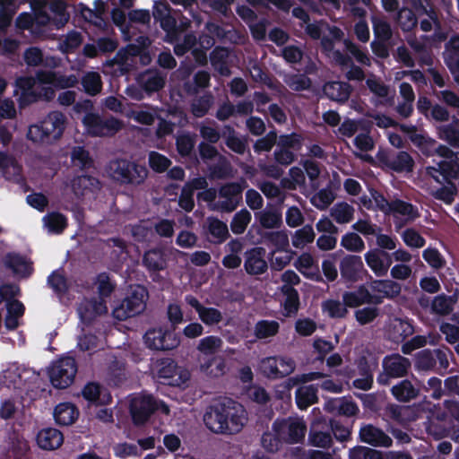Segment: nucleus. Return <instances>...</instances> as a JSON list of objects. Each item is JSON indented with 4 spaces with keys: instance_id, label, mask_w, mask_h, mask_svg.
I'll list each match as a JSON object with an SVG mask.
<instances>
[{
    "instance_id": "cd10ccee",
    "label": "nucleus",
    "mask_w": 459,
    "mask_h": 459,
    "mask_svg": "<svg viewBox=\"0 0 459 459\" xmlns=\"http://www.w3.org/2000/svg\"><path fill=\"white\" fill-rule=\"evenodd\" d=\"M178 365L171 359H162L157 371V377L163 385H177L179 377L178 376Z\"/></svg>"
},
{
    "instance_id": "b1692460",
    "label": "nucleus",
    "mask_w": 459,
    "mask_h": 459,
    "mask_svg": "<svg viewBox=\"0 0 459 459\" xmlns=\"http://www.w3.org/2000/svg\"><path fill=\"white\" fill-rule=\"evenodd\" d=\"M79 416L78 408L71 403H61L55 407L54 418L60 426L72 425Z\"/></svg>"
},
{
    "instance_id": "0eeeda50",
    "label": "nucleus",
    "mask_w": 459,
    "mask_h": 459,
    "mask_svg": "<svg viewBox=\"0 0 459 459\" xmlns=\"http://www.w3.org/2000/svg\"><path fill=\"white\" fill-rule=\"evenodd\" d=\"M411 367V360L399 353L386 355L382 360L383 371L377 377V382L380 385H389L391 379L406 377Z\"/></svg>"
},
{
    "instance_id": "2eb2a0df",
    "label": "nucleus",
    "mask_w": 459,
    "mask_h": 459,
    "mask_svg": "<svg viewBox=\"0 0 459 459\" xmlns=\"http://www.w3.org/2000/svg\"><path fill=\"white\" fill-rule=\"evenodd\" d=\"M364 259L377 277L385 276L392 265L389 252L378 248H371L367 251L364 254Z\"/></svg>"
},
{
    "instance_id": "a211bd4d",
    "label": "nucleus",
    "mask_w": 459,
    "mask_h": 459,
    "mask_svg": "<svg viewBox=\"0 0 459 459\" xmlns=\"http://www.w3.org/2000/svg\"><path fill=\"white\" fill-rule=\"evenodd\" d=\"M168 262L169 255L160 247L150 248L143 255V265L151 274L166 270Z\"/></svg>"
},
{
    "instance_id": "393cba45",
    "label": "nucleus",
    "mask_w": 459,
    "mask_h": 459,
    "mask_svg": "<svg viewBox=\"0 0 459 459\" xmlns=\"http://www.w3.org/2000/svg\"><path fill=\"white\" fill-rule=\"evenodd\" d=\"M221 138L224 139L226 146L238 154H244L247 148L246 138L238 136L233 126L225 125L221 130Z\"/></svg>"
},
{
    "instance_id": "c03bdc74",
    "label": "nucleus",
    "mask_w": 459,
    "mask_h": 459,
    "mask_svg": "<svg viewBox=\"0 0 459 459\" xmlns=\"http://www.w3.org/2000/svg\"><path fill=\"white\" fill-rule=\"evenodd\" d=\"M213 104V96L211 93H205L196 99L191 103V111L195 117H204L212 105Z\"/></svg>"
},
{
    "instance_id": "6e6552de",
    "label": "nucleus",
    "mask_w": 459,
    "mask_h": 459,
    "mask_svg": "<svg viewBox=\"0 0 459 459\" xmlns=\"http://www.w3.org/2000/svg\"><path fill=\"white\" fill-rule=\"evenodd\" d=\"M77 373V363L74 358L67 356L55 361L48 370L52 385L57 389L70 386Z\"/></svg>"
},
{
    "instance_id": "e433bc0d",
    "label": "nucleus",
    "mask_w": 459,
    "mask_h": 459,
    "mask_svg": "<svg viewBox=\"0 0 459 459\" xmlns=\"http://www.w3.org/2000/svg\"><path fill=\"white\" fill-rule=\"evenodd\" d=\"M211 76L207 71L201 70L195 74L192 82L184 83V90L188 95L197 94L200 89L210 85Z\"/></svg>"
},
{
    "instance_id": "f8f14e48",
    "label": "nucleus",
    "mask_w": 459,
    "mask_h": 459,
    "mask_svg": "<svg viewBox=\"0 0 459 459\" xmlns=\"http://www.w3.org/2000/svg\"><path fill=\"white\" fill-rule=\"evenodd\" d=\"M147 348L153 351H170L179 345V339L173 332L159 328H151L143 335Z\"/></svg>"
},
{
    "instance_id": "2f4dec72",
    "label": "nucleus",
    "mask_w": 459,
    "mask_h": 459,
    "mask_svg": "<svg viewBox=\"0 0 459 459\" xmlns=\"http://www.w3.org/2000/svg\"><path fill=\"white\" fill-rule=\"evenodd\" d=\"M49 11L54 13L53 23L57 29L64 27L70 19L67 12V4L65 0H51L48 4Z\"/></svg>"
},
{
    "instance_id": "1a4fd4ad",
    "label": "nucleus",
    "mask_w": 459,
    "mask_h": 459,
    "mask_svg": "<svg viewBox=\"0 0 459 459\" xmlns=\"http://www.w3.org/2000/svg\"><path fill=\"white\" fill-rule=\"evenodd\" d=\"M82 123L91 136L113 135L122 128V122L113 117L104 118L97 113H87Z\"/></svg>"
},
{
    "instance_id": "4be33fe9",
    "label": "nucleus",
    "mask_w": 459,
    "mask_h": 459,
    "mask_svg": "<svg viewBox=\"0 0 459 459\" xmlns=\"http://www.w3.org/2000/svg\"><path fill=\"white\" fill-rule=\"evenodd\" d=\"M323 92L331 100L344 103L351 96V87L345 82H327L323 86Z\"/></svg>"
},
{
    "instance_id": "f704fd0d",
    "label": "nucleus",
    "mask_w": 459,
    "mask_h": 459,
    "mask_svg": "<svg viewBox=\"0 0 459 459\" xmlns=\"http://www.w3.org/2000/svg\"><path fill=\"white\" fill-rule=\"evenodd\" d=\"M280 330V325L275 320L262 319L255 323L254 334L259 339H266L275 336Z\"/></svg>"
},
{
    "instance_id": "dca6fc26",
    "label": "nucleus",
    "mask_w": 459,
    "mask_h": 459,
    "mask_svg": "<svg viewBox=\"0 0 459 459\" xmlns=\"http://www.w3.org/2000/svg\"><path fill=\"white\" fill-rule=\"evenodd\" d=\"M203 234L212 244L221 245L230 238L227 224L214 216H208L203 225Z\"/></svg>"
},
{
    "instance_id": "680f3d73",
    "label": "nucleus",
    "mask_w": 459,
    "mask_h": 459,
    "mask_svg": "<svg viewBox=\"0 0 459 459\" xmlns=\"http://www.w3.org/2000/svg\"><path fill=\"white\" fill-rule=\"evenodd\" d=\"M199 319L206 325H214L223 319L222 313L215 307H204L198 314Z\"/></svg>"
},
{
    "instance_id": "aec40b11",
    "label": "nucleus",
    "mask_w": 459,
    "mask_h": 459,
    "mask_svg": "<svg viewBox=\"0 0 459 459\" xmlns=\"http://www.w3.org/2000/svg\"><path fill=\"white\" fill-rule=\"evenodd\" d=\"M359 439L372 446L390 447L393 444L392 438L387 434L372 424H367L360 428Z\"/></svg>"
},
{
    "instance_id": "4d7b16f0",
    "label": "nucleus",
    "mask_w": 459,
    "mask_h": 459,
    "mask_svg": "<svg viewBox=\"0 0 459 459\" xmlns=\"http://www.w3.org/2000/svg\"><path fill=\"white\" fill-rule=\"evenodd\" d=\"M141 86L144 91L151 94L161 90L165 85V80L158 74L143 77L140 80Z\"/></svg>"
},
{
    "instance_id": "09e8293b",
    "label": "nucleus",
    "mask_w": 459,
    "mask_h": 459,
    "mask_svg": "<svg viewBox=\"0 0 459 459\" xmlns=\"http://www.w3.org/2000/svg\"><path fill=\"white\" fill-rule=\"evenodd\" d=\"M223 345L219 336L209 335L199 341L197 350L204 355H214Z\"/></svg>"
},
{
    "instance_id": "c756f323",
    "label": "nucleus",
    "mask_w": 459,
    "mask_h": 459,
    "mask_svg": "<svg viewBox=\"0 0 459 459\" xmlns=\"http://www.w3.org/2000/svg\"><path fill=\"white\" fill-rule=\"evenodd\" d=\"M371 289L375 292L382 293L385 298L389 299L397 298L402 291L401 284L392 280H374Z\"/></svg>"
},
{
    "instance_id": "412c9836",
    "label": "nucleus",
    "mask_w": 459,
    "mask_h": 459,
    "mask_svg": "<svg viewBox=\"0 0 459 459\" xmlns=\"http://www.w3.org/2000/svg\"><path fill=\"white\" fill-rule=\"evenodd\" d=\"M36 441L44 450H55L61 446L64 436L60 430L54 428H46L39 431Z\"/></svg>"
},
{
    "instance_id": "c85d7f7f",
    "label": "nucleus",
    "mask_w": 459,
    "mask_h": 459,
    "mask_svg": "<svg viewBox=\"0 0 459 459\" xmlns=\"http://www.w3.org/2000/svg\"><path fill=\"white\" fill-rule=\"evenodd\" d=\"M317 387L315 385H304L297 388L295 392L296 404L300 410H307L317 403Z\"/></svg>"
},
{
    "instance_id": "e2e57ef3",
    "label": "nucleus",
    "mask_w": 459,
    "mask_h": 459,
    "mask_svg": "<svg viewBox=\"0 0 459 459\" xmlns=\"http://www.w3.org/2000/svg\"><path fill=\"white\" fill-rule=\"evenodd\" d=\"M347 307L339 300L328 299L324 302L323 309L331 318H343L348 314Z\"/></svg>"
},
{
    "instance_id": "13d9d810",
    "label": "nucleus",
    "mask_w": 459,
    "mask_h": 459,
    "mask_svg": "<svg viewBox=\"0 0 459 459\" xmlns=\"http://www.w3.org/2000/svg\"><path fill=\"white\" fill-rule=\"evenodd\" d=\"M415 366L421 370H430L436 366L434 350L425 349L417 353Z\"/></svg>"
},
{
    "instance_id": "338daca9",
    "label": "nucleus",
    "mask_w": 459,
    "mask_h": 459,
    "mask_svg": "<svg viewBox=\"0 0 459 459\" xmlns=\"http://www.w3.org/2000/svg\"><path fill=\"white\" fill-rule=\"evenodd\" d=\"M423 259L432 268L438 270L446 265V260L437 248H426L422 253Z\"/></svg>"
},
{
    "instance_id": "4468645a",
    "label": "nucleus",
    "mask_w": 459,
    "mask_h": 459,
    "mask_svg": "<svg viewBox=\"0 0 459 459\" xmlns=\"http://www.w3.org/2000/svg\"><path fill=\"white\" fill-rule=\"evenodd\" d=\"M3 263L5 268L21 278H29L34 272L33 262L30 258L18 252H8L3 259Z\"/></svg>"
},
{
    "instance_id": "0e129e2a",
    "label": "nucleus",
    "mask_w": 459,
    "mask_h": 459,
    "mask_svg": "<svg viewBox=\"0 0 459 459\" xmlns=\"http://www.w3.org/2000/svg\"><path fill=\"white\" fill-rule=\"evenodd\" d=\"M448 186H443L432 193L435 199L444 202L446 204H451L455 201L457 194V188L451 181L447 182Z\"/></svg>"
},
{
    "instance_id": "9d476101",
    "label": "nucleus",
    "mask_w": 459,
    "mask_h": 459,
    "mask_svg": "<svg viewBox=\"0 0 459 459\" xmlns=\"http://www.w3.org/2000/svg\"><path fill=\"white\" fill-rule=\"evenodd\" d=\"M273 429L281 439L282 443L298 444L301 442L307 431V426L303 421L291 418L276 420L273 423Z\"/></svg>"
},
{
    "instance_id": "774afa93",
    "label": "nucleus",
    "mask_w": 459,
    "mask_h": 459,
    "mask_svg": "<svg viewBox=\"0 0 459 459\" xmlns=\"http://www.w3.org/2000/svg\"><path fill=\"white\" fill-rule=\"evenodd\" d=\"M402 238L410 247L420 248L426 244V239L413 228L406 229L402 234Z\"/></svg>"
},
{
    "instance_id": "473e14b6",
    "label": "nucleus",
    "mask_w": 459,
    "mask_h": 459,
    "mask_svg": "<svg viewBox=\"0 0 459 459\" xmlns=\"http://www.w3.org/2000/svg\"><path fill=\"white\" fill-rule=\"evenodd\" d=\"M44 224L49 232L61 234L68 226L67 218L59 212H51L43 217Z\"/></svg>"
},
{
    "instance_id": "a19ab883",
    "label": "nucleus",
    "mask_w": 459,
    "mask_h": 459,
    "mask_svg": "<svg viewBox=\"0 0 459 459\" xmlns=\"http://www.w3.org/2000/svg\"><path fill=\"white\" fill-rule=\"evenodd\" d=\"M156 22H160V28L166 32L165 40L169 43L177 41L179 38V30L177 25V20L170 13L164 15Z\"/></svg>"
},
{
    "instance_id": "864d4df0",
    "label": "nucleus",
    "mask_w": 459,
    "mask_h": 459,
    "mask_svg": "<svg viewBox=\"0 0 459 459\" xmlns=\"http://www.w3.org/2000/svg\"><path fill=\"white\" fill-rule=\"evenodd\" d=\"M71 158L74 166L81 169H88L93 166V160L89 152L82 146L74 147Z\"/></svg>"
},
{
    "instance_id": "39448f33",
    "label": "nucleus",
    "mask_w": 459,
    "mask_h": 459,
    "mask_svg": "<svg viewBox=\"0 0 459 459\" xmlns=\"http://www.w3.org/2000/svg\"><path fill=\"white\" fill-rule=\"evenodd\" d=\"M147 297V290L142 285H136L131 290L128 295L114 307L112 311L113 316L119 321H125L129 317L139 315L145 309Z\"/></svg>"
},
{
    "instance_id": "7ed1b4c3",
    "label": "nucleus",
    "mask_w": 459,
    "mask_h": 459,
    "mask_svg": "<svg viewBox=\"0 0 459 459\" xmlns=\"http://www.w3.org/2000/svg\"><path fill=\"white\" fill-rule=\"evenodd\" d=\"M65 123L62 112L51 111L39 123L29 127L27 138L35 143H53L63 135Z\"/></svg>"
},
{
    "instance_id": "79ce46f5",
    "label": "nucleus",
    "mask_w": 459,
    "mask_h": 459,
    "mask_svg": "<svg viewBox=\"0 0 459 459\" xmlns=\"http://www.w3.org/2000/svg\"><path fill=\"white\" fill-rule=\"evenodd\" d=\"M331 216L339 224L348 223L353 219L354 208L345 202L337 203L331 210Z\"/></svg>"
},
{
    "instance_id": "a18cd8bd",
    "label": "nucleus",
    "mask_w": 459,
    "mask_h": 459,
    "mask_svg": "<svg viewBox=\"0 0 459 459\" xmlns=\"http://www.w3.org/2000/svg\"><path fill=\"white\" fill-rule=\"evenodd\" d=\"M251 219V213L246 208L237 212L230 221L231 231L236 235L244 233Z\"/></svg>"
},
{
    "instance_id": "49530a36",
    "label": "nucleus",
    "mask_w": 459,
    "mask_h": 459,
    "mask_svg": "<svg viewBox=\"0 0 459 459\" xmlns=\"http://www.w3.org/2000/svg\"><path fill=\"white\" fill-rule=\"evenodd\" d=\"M341 246L349 252L360 253L365 249V243L356 232H347L341 239Z\"/></svg>"
},
{
    "instance_id": "6e6d98bb",
    "label": "nucleus",
    "mask_w": 459,
    "mask_h": 459,
    "mask_svg": "<svg viewBox=\"0 0 459 459\" xmlns=\"http://www.w3.org/2000/svg\"><path fill=\"white\" fill-rule=\"evenodd\" d=\"M390 213L409 216L412 220L419 216L418 211L413 204L401 199L391 201Z\"/></svg>"
},
{
    "instance_id": "72a5a7b5",
    "label": "nucleus",
    "mask_w": 459,
    "mask_h": 459,
    "mask_svg": "<svg viewBox=\"0 0 459 459\" xmlns=\"http://www.w3.org/2000/svg\"><path fill=\"white\" fill-rule=\"evenodd\" d=\"M0 384L8 389H22L23 379L18 367H10L3 370L0 376Z\"/></svg>"
},
{
    "instance_id": "f03ea898",
    "label": "nucleus",
    "mask_w": 459,
    "mask_h": 459,
    "mask_svg": "<svg viewBox=\"0 0 459 459\" xmlns=\"http://www.w3.org/2000/svg\"><path fill=\"white\" fill-rule=\"evenodd\" d=\"M108 177L121 186H138L144 183L148 169L144 165L127 159L111 160L107 165Z\"/></svg>"
},
{
    "instance_id": "ddd939ff",
    "label": "nucleus",
    "mask_w": 459,
    "mask_h": 459,
    "mask_svg": "<svg viewBox=\"0 0 459 459\" xmlns=\"http://www.w3.org/2000/svg\"><path fill=\"white\" fill-rule=\"evenodd\" d=\"M295 369V362L286 357H267L261 360L260 370L264 376L271 379H279L291 374Z\"/></svg>"
},
{
    "instance_id": "37998d69",
    "label": "nucleus",
    "mask_w": 459,
    "mask_h": 459,
    "mask_svg": "<svg viewBox=\"0 0 459 459\" xmlns=\"http://www.w3.org/2000/svg\"><path fill=\"white\" fill-rule=\"evenodd\" d=\"M367 287L362 284L356 290L345 291L342 294V302L348 307H358L363 304H367Z\"/></svg>"
},
{
    "instance_id": "a878e982",
    "label": "nucleus",
    "mask_w": 459,
    "mask_h": 459,
    "mask_svg": "<svg viewBox=\"0 0 459 459\" xmlns=\"http://www.w3.org/2000/svg\"><path fill=\"white\" fill-rule=\"evenodd\" d=\"M16 86L21 90V104H30L39 100L36 79L32 76H21L16 79Z\"/></svg>"
},
{
    "instance_id": "423d86ee",
    "label": "nucleus",
    "mask_w": 459,
    "mask_h": 459,
    "mask_svg": "<svg viewBox=\"0 0 459 459\" xmlns=\"http://www.w3.org/2000/svg\"><path fill=\"white\" fill-rule=\"evenodd\" d=\"M340 282L346 287L363 281L372 280L371 274L365 268L360 255L347 254L342 256L339 263Z\"/></svg>"
},
{
    "instance_id": "8fccbe9b",
    "label": "nucleus",
    "mask_w": 459,
    "mask_h": 459,
    "mask_svg": "<svg viewBox=\"0 0 459 459\" xmlns=\"http://www.w3.org/2000/svg\"><path fill=\"white\" fill-rule=\"evenodd\" d=\"M315 239V232L312 225L307 224L296 230L292 237V246L296 248H302L305 245L312 243Z\"/></svg>"
},
{
    "instance_id": "20e7f679",
    "label": "nucleus",
    "mask_w": 459,
    "mask_h": 459,
    "mask_svg": "<svg viewBox=\"0 0 459 459\" xmlns=\"http://www.w3.org/2000/svg\"><path fill=\"white\" fill-rule=\"evenodd\" d=\"M129 411L132 421L135 426L144 425L157 411H161L164 413L169 411L164 402L157 400L152 394H144L131 400Z\"/></svg>"
},
{
    "instance_id": "603ef678",
    "label": "nucleus",
    "mask_w": 459,
    "mask_h": 459,
    "mask_svg": "<svg viewBox=\"0 0 459 459\" xmlns=\"http://www.w3.org/2000/svg\"><path fill=\"white\" fill-rule=\"evenodd\" d=\"M263 238L275 247V251H285L289 247V238L285 231H265Z\"/></svg>"
},
{
    "instance_id": "c9c22d12",
    "label": "nucleus",
    "mask_w": 459,
    "mask_h": 459,
    "mask_svg": "<svg viewBox=\"0 0 459 459\" xmlns=\"http://www.w3.org/2000/svg\"><path fill=\"white\" fill-rule=\"evenodd\" d=\"M439 137L451 146L459 148V119L454 117L449 124L440 126Z\"/></svg>"
},
{
    "instance_id": "5fc2aeb1",
    "label": "nucleus",
    "mask_w": 459,
    "mask_h": 459,
    "mask_svg": "<svg viewBox=\"0 0 459 459\" xmlns=\"http://www.w3.org/2000/svg\"><path fill=\"white\" fill-rule=\"evenodd\" d=\"M148 162L150 168L156 173L167 171L171 165V160L168 157L154 151L149 153Z\"/></svg>"
},
{
    "instance_id": "69168bd1",
    "label": "nucleus",
    "mask_w": 459,
    "mask_h": 459,
    "mask_svg": "<svg viewBox=\"0 0 459 459\" xmlns=\"http://www.w3.org/2000/svg\"><path fill=\"white\" fill-rule=\"evenodd\" d=\"M432 310L439 315H448L452 309V297L446 294L437 295L431 303Z\"/></svg>"
},
{
    "instance_id": "f257e3e1",
    "label": "nucleus",
    "mask_w": 459,
    "mask_h": 459,
    "mask_svg": "<svg viewBox=\"0 0 459 459\" xmlns=\"http://www.w3.org/2000/svg\"><path fill=\"white\" fill-rule=\"evenodd\" d=\"M246 421L244 406L229 397L213 401L204 414L205 426L215 434H237L242 430Z\"/></svg>"
},
{
    "instance_id": "bf43d9fd",
    "label": "nucleus",
    "mask_w": 459,
    "mask_h": 459,
    "mask_svg": "<svg viewBox=\"0 0 459 459\" xmlns=\"http://www.w3.org/2000/svg\"><path fill=\"white\" fill-rule=\"evenodd\" d=\"M277 133L275 130L268 132L264 136L257 139L253 145L255 153L270 152L277 142Z\"/></svg>"
},
{
    "instance_id": "58836bf2",
    "label": "nucleus",
    "mask_w": 459,
    "mask_h": 459,
    "mask_svg": "<svg viewBox=\"0 0 459 459\" xmlns=\"http://www.w3.org/2000/svg\"><path fill=\"white\" fill-rule=\"evenodd\" d=\"M281 290L285 296L283 309L286 316L296 315L299 308V295L294 287H281Z\"/></svg>"
},
{
    "instance_id": "bb28decb",
    "label": "nucleus",
    "mask_w": 459,
    "mask_h": 459,
    "mask_svg": "<svg viewBox=\"0 0 459 459\" xmlns=\"http://www.w3.org/2000/svg\"><path fill=\"white\" fill-rule=\"evenodd\" d=\"M392 395L401 403H407L418 397L420 390L409 379H403L393 385Z\"/></svg>"
},
{
    "instance_id": "4c0bfd02",
    "label": "nucleus",
    "mask_w": 459,
    "mask_h": 459,
    "mask_svg": "<svg viewBox=\"0 0 459 459\" xmlns=\"http://www.w3.org/2000/svg\"><path fill=\"white\" fill-rule=\"evenodd\" d=\"M201 370L211 377H221L225 373V361L221 357H209L201 363Z\"/></svg>"
},
{
    "instance_id": "3c124183",
    "label": "nucleus",
    "mask_w": 459,
    "mask_h": 459,
    "mask_svg": "<svg viewBox=\"0 0 459 459\" xmlns=\"http://www.w3.org/2000/svg\"><path fill=\"white\" fill-rule=\"evenodd\" d=\"M276 146L291 150L292 152H299L302 147V137L297 133H290L281 134L277 138Z\"/></svg>"
},
{
    "instance_id": "9b49d317",
    "label": "nucleus",
    "mask_w": 459,
    "mask_h": 459,
    "mask_svg": "<svg viewBox=\"0 0 459 459\" xmlns=\"http://www.w3.org/2000/svg\"><path fill=\"white\" fill-rule=\"evenodd\" d=\"M377 158L384 167L396 173L412 172L415 166L414 160L405 151H379Z\"/></svg>"
},
{
    "instance_id": "6ab92c4d",
    "label": "nucleus",
    "mask_w": 459,
    "mask_h": 459,
    "mask_svg": "<svg viewBox=\"0 0 459 459\" xmlns=\"http://www.w3.org/2000/svg\"><path fill=\"white\" fill-rule=\"evenodd\" d=\"M48 0H30V4L33 11L34 30L32 36L34 38H42L45 36V27L48 25L53 19L45 10Z\"/></svg>"
},
{
    "instance_id": "7c9ffc66",
    "label": "nucleus",
    "mask_w": 459,
    "mask_h": 459,
    "mask_svg": "<svg viewBox=\"0 0 459 459\" xmlns=\"http://www.w3.org/2000/svg\"><path fill=\"white\" fill-rule=\"evenodd\" d=\"M429 169L438 172L446 182L452 178L456 179L459 177V157L441 160L437 163V169L429 167Z\"/></svg>"
},
{
    "instance_id": "de8ad7c7",
    "label": "nucleus",
    "mask_w": 459,
    "mask_h": 459,
    "mask_svg": "<svg viewBox=\"0 0 459 459\" xmlns=\"http://www.w3.org/2000/svg\"><path fill=\"white\" fill-rule=\"evenodd\" d=\"M47 281L48 285L57 295H65L69 290L67 279L64 273H60L58 270L53 271L48 275Z\"/></svg>"
},
{
    "instance_id": "052dcab7",
    "label": "nucleus",
    "mask_w": 459,
    "mask_h": 459,
    "mask_svg": "<svg viewBox=\"0 0 459 459\" xmlns=\"http://www.w3.org/2000/svg\"><path fill=\"white\" fill-rule=\"evenodd\" d=\"M258 221L264 229L279 228L282 222L281 214L275 211H264L259 213Z\"/></svg>"
},
{
    "instance_id": "5701e85b",
    "label": "nucleus",
    "mask_w": 459,
    "mask_h": 459,
    "mask_svg": "<svg viewBox=\"0 0 459 459\" xmlns=\"http://www.w3.org/2000/svg\"><path fill=\"white\" fill-rule=\"evenodd\" d=\"M108 312V307L106 305V301L104 299L100 298L91 299L87 300L84 304H82L79 307V314L81 319L83 322L91 323L98 316L104 315Z\"/></svg>"
},
{
    "instance_id": "f3484780",
    "label": "nucleus",
    "mask_w": 459,
    "mask_h": 459,
    "mask_svg": "<svg viewBox=\"0 0 459 459\" xmlns=\"http://www.w3.org/2000/svg\"><path fill=\"white\" fill-rule=\"evenodd\" d=\"M266 251L264 247H255L245 252L244 268L249 275H260L268 269L267 262L264 259Z\"/></svg>"
},
{
    "instance_id": "ea45409f",
    "label": "nucleus",
    "mask_w": 459,
    "mask_h": 459,
    "mask_svg": "<svg viewBox=\"0 0 459 459\" xmlns=\"http://www.w3.org/2000/svg\"><path fill=\"white\" fill-rule=\"evenodd\" d=\"M84 91L90 96H96L102 90L101 77L97 72L86 73L81 81Z\"/></svg>"
}]
</instances>
